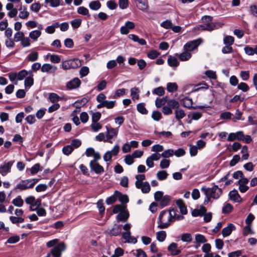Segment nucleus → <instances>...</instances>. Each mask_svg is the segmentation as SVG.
Returning a JSON list of instances; mask_svg holds the SVG:
<instances>
[{"label":"nucleus","instance_id":"1","mask_svg":"<svg viewBox=\"0 0 257 257\" xmlns=\"http://www.w3.org/2000/svg\"><path fill=\"white\" fill-rule=\"evenodd\" d=\"M80 66V60L78 59H73L64 61L62 62L61 66L64 70L75 69Z\"/></svg>","mask_w":257,"mask_h":257},{"label":"nucleus","instance_id":"55","mask_svg":"<svg viewBox=\"0 0 257 257\" xmlns=\"http://www.w3.org/2000/svg\"><path fill=\"white\" fill-rule=\"evenodd\" d=\"M95 140L99 142H107V138L106 133H100L95 137Z\"/></svg>","mask_w":257,"mask_h":257},{"label":"nucleus","instance_id":"6","mask_svg":"<svg viewBox=\"0 0 257 257\" xmlns=\"http://www.w3.org/2000/svg\"><path fill=\"white\" fill-rule=\"evenodd\" d=\"M115 194H117V199L121 203L122 208H124L125 207L127 208L126 204L129 202L128 195L126 194H123L117 190H115Z\"/></svg>","mask_w":257,"mask_h":257},{"label":"nucleus","instance_id":"51","mask_svg":"<svg viewBox=\"0 0 257 257\" xmlns=\"http://www.w3.org/2000/svg\"><path fill=\"white\" fill-rule=\"evenodd\" d=\"M161 157L164 158H169L174 155V151L172 149H168L164 151L161 154Z\"/></svg>","mask_w":257,"mask_h":257},{"label":"nucleus","instance_id":"5","mask_svg":"<svg viewBox=\"0 0 257 257\" xmlns=\"http://www.w3.org/2000/svg\"><path fill=\"white\" fill-rule=\"evenodd\" d=\"M129 217L130 212L125 207L124 208H122V211L117 214L115 218L117 221L125 223L127 221Z\"/></svg>","mask_w":257,"mask_h":257},{"label":"nucleus","instance_id":"39","mask_svg":"<svg viewBox=\"0 0 257 257\" xmlns=\"http://www.w3.org/2000/svg\"><path fill=\"white\" fill-rule=\"evenodd\" d=\"M141 191L144 194H147L150 192L151 190V186L148 181L143 182V185L141 188Z\"/></svg>","mask_w":257,"mask_h":257},{"label":"nucleus","instance_id":"13","mask_svg":"<svg viewBox=\"0 0 257 257\" xmlns=\"http://www.w3.org/2000/svg\"><path fill=\"white\" fill-rule=\"evenodd\" d=\"M57 69V68L56 66H53L49 63L44 64L41 67V71L42 72L54 73Z\"/></svg>","mask_w":257,"mask_h":257},{"label":"nucleus","instance_id":"7","mask_svg":"<svg viewBox=\"0 0 257 257\" xmlns=\"http://www.w3.org/2000/svg\"><path fill=\"white\" fill-rule=\"evenodd\" d=\"M130 230L123 231L121 233L122 237L125 239V242L127 243H133L134 244L137 243V237L132 236Z\"/></svg>","mask_w":257,"mask_h":257},{"label":"nucleus","instance_id":"4","mask_svg":"<svg viewBox=\"0 0 257 257\" xmlns=\"http://www.w3.org/2000/svg\"><path fill=\"white\" fill-rule=\"evenodd\" d=\"M105 128L106 129L107 142L112 144L117 136L118 128L108 127V126H106Z\"/></svg>","mask_w":257,"mask_h":257},{"label":"nucleus","instance_id":"40","mask_svg":"<svg viewBox=\"0 0 257 257\" xmlns=\"http://www.w3.org/2000/svg\"><path fill=\"white\" fill-rule=\"evenodd\" d=\"M41 35V32L40 30H34L30 33L29 37L34 41H36Z\"/></svg>","mask_w":257,"mask_h":257},{"label":"nucleus","instance_id":"27","mask_svg":"<svg viewBox=\"0 0 257 257\" xmlns=\"http://www.w3.org/2000/svg\"><path fill=\"white\" fill-rule=\"evenodd\" d=\"M35 202V197L34 196H29L25 199V202L26 204L30 205V210L35 211L36 208H33V203Z\"/></svg>","mask_w":257,"mask_h":257},{"label":"nucleus","instance_id":"61","mask_svg":"<svg viewBox=\"0 0 257 257\" xmlns=\"http://www.w3.org/2000/svg\"><path fill=\"white\" fill-rule=\"evenodd\" d=\"M137 110L139 112L142 114H146L147 110L145 107V105L143 103H140L137 104Z\"/></svg>","mask_w":257,"mask_h":257},{"label":"nucleus","instance_id":"34","mask_svg":"<svg viewBox=\"0 0 257 257\" xmlns=\"http://www.w3.org/2000/svg\"><path fill=\"white\" fill-rule=\"evenodd\" d=\"M46 57L47 58H50L51 62L54 63H58L61 61L60 56L57 55L48 53Z\"/></svg>","mask_w":257,"mask_h":257},{"label":"nucleus","instance_id":"57","mask_svg":"<svg viewBox=\"0 0 257 257\" xmlns=\"http://www.w3.org/2000/svg\"><path fill=\"white\" fill-rule=\"evenodd\" d=\"M119 184L124 188L128 186V178L127 176H123L121 178Z\"/></svg>","mask_w":257,"mask_h":257},{"label":"nucleus","instance_id":"22","mask_svg":"<svg viewBox=\"0 0 257 257\" xmlns=\"http://www.w3.org/2000/svg\"><path fill=\"white\" fill-rule=\"evenodd\" d=\"M168 175L166 170H160L157 172L156 177L159 181H163L167 178Z\"/></svg>","mask_w":257,"mask_h":257},{"label":"nucleus","instance_id":"53","mask_svg":"<svg viewBox=\"0 0 257 257\" xmlns=\"http://www.w3.org/2000/svg\"><path fill=\"white\" fill-rule=\"evenodd\" d=\"M178 245L177 243L173 242H171L167 247V250L170 252L171 255L173 253V251L177 249Z\"/></svg>","mask_w":257,"mask_h":257},{"label":"nucleus","instance_id":"42","mask_svg":"<svg viewBox=\"0 0 257 257\" xmlns=\"http://www.w3.org/2000/svg\"><path fill=\"white\" fill-rule=\"evenodd\" d=\"M175 112V117L178 120H181L185 116L184 111L182 109H177Z\"/></svg>","mask_w":257,"mask_h":257},{"label":"nucleus","instance_id":"16","mask_svg":"<svg viewBox=\"0 0 257 257\" xmlns=\"http://www.w3.org/2000/svg\"><path fill=\"white\" fill-rule=\"evenodd\" d=\"M143 154V152L140 150H136L131 155H127L125 156L124 161H133L135 158L141 157Z\"/></svg>","mask_w":257,"mask_h":257},{"label":"nucleus","instance_id":"31","mask_svg":"<svg viewBox=\"0 0 257 257\" xmlns=\"http://www.w3.org/2000/svg\"><path fill=\"white\" fill-rule=\"evenodd\" d=\"M216 25L217 24L210 23L204 25H200V27L201 28L202 30L211 31L215 29Z\"/></svg>","mask_w":257,"mask_h":257},{"label":"nucleus","instance_id":"47","mask_svg":"<svg viewBox=\"0 0 257 257\" xmlns=\"http://www.w3.org/2000/svg\"><path fill=\"white\" fill-rule=\"evenodd\" d=\"M234 42V38L231 36H225L223 39V43L226 45L231 46Z\"/></svg>","mask_w":257,"mask_h":257},{"label":"nucleus","instance_id":"8","mask_svg":"<svg viewBox=\"0 0 257 257\" xmlns=\"http://www.w3.org/2000/svg\"><path fill=\"white\" fill-rule=\"evenodd\" d=\"M89 166L91 172H93L96 174H101L104 172V168L101 166L98 162H90Z\"/></svg>","mask_w":257,"mask_h":257},{"label":"nucleus","instance_id":"23","mask_svg":"<svg viewBox=\"0 0 257 257\" xmlns=\"http://www.w3.org/2000/svg\"><path fill=\"white\" fill-rule=\"evenodd\" d=\"M80 111V108H79L76 106V109L73 111L71 114V115L73 116L72 120L76 125H78L80 123L79 117L77 116L78 112H79Z\"/></svg>","mask_w":257,"mask_h":257},{"label":"nucleus","instance_id":"58","mask_svg":"<svg viewBox=\"0 0 257 257\" xmlns=\"http://www.w3.org/2000/svg\"><path fill=\"white\" fill-rule=\"evenodd\" d=\"M215 247L218 249H221L224 246V242L222 239L216 238L215 240Z\"/></svg>","mask_w":257,"mask_h":257},{"label":"nucleus","instance_id":"14","mask_svg":"<svg viewBox=\"0 0 257 257\" xmlns=\"http://www.w3.org/2000/svg\"><path fill=\"white\" fill-rule=\"evenodd\" d=\"M12 165V162H8L3 165H1L0 166V173L4 176L6 175L8 173L10 172Z\"/></svg>","mask_w":257,"mask_h":257},{"label":"nucleus","instance_id":"63","mask_svg":"<svg viewBox=\"0 0 257 257\" xmlns=\"http://www.w3.org/2000/svg\"><path fill=\"white\" fill-rule=\"evenodd\" d=\"M249 13L254 17H257V6L251 5L249 7Z\"/></svg>","mask_w":257,"mask_h":257},{"label":"nucleus","instance_id":"10","mask_svg":"<svg viewBox=\"0 0 257 257\" xmlns=\"http://www.w3.org/2000/svg\"><path fill=\"white\" fill-rule=\"evenodd\" d=\"M236 229L235 225L232 223H228L226 226L222 230V235L223 237H226L231 234L232 232Z\"/></svg>","mask_w":257,"mask_h":257},{"label":"nucleus","instance_id":"20","mask_svg":"<svg viewBox=\"0 0 257 257\" xmlns=\"http://www.w3.org/2000/svg\"><path fill=\"white\" fill-rule=\"evenodd\" d=\"M167 62L168 65L172 67H177L179 64L177 59L173 56L170 55L168 57Z\"/></svg>","mask_w":257,"mask_h":257},{"label":"nucleus","instance_id":"30","mask_svg":"<svg viewBox=\"0 0 257 257\" xmlns=\"http://www.w3.org/2000/svg\"><path fill=\"white\" fill-rule=\"evenodd\" d=\"M195 240L194 242H197L199 243H205L207 242V239L205 236L200 233H197L195 234Z\"/></svg>","mask_w":257,"mask_h":257},{"label":"nucleus","instance_id":"64","mask_svg":"<svg viewBox=\"0 0 257 257\" xmlns=\"http://www.w3.org/2000/svg\"><path fill=\"white\" fill-rule=\"evenodd\" d=\"M242 253V250H237L228 253V257H239Z\"/></svg>","mask_w":257,"mask_h":257},{"label":"nucleus","instance_id":"62","mask_svg":"<svg viewBox=\"0 0 257 257\" xmlns=\"http://www.w3.org/2000/svg\"><path fill=\"white\" fill-rule=\"evenodd\" d=\"M49 98L50 100L53 103H56L59 100V96L55 93H50Z\"/></svg>","mask_w":257,"mask_h":257},{"label":"nucleus","instance_id":"2","mask_svg":"<svg viewBox=\"0 0 257 257\" xmlns=\"http://www.w3.org/2000/svg\"><path fill=\"white\" fill-rule=\"evenodd\" d=\"M66 248V245L64 242H60L55 245L51 250L52 257H61L62 252Z\"/></svg>","mask_w":257,"mask_h":257},{"label":"nucleus","instance_id":"59","mask_svg":"<svg viewBox=\"0 0 257 257\" xmlns=\"http://www.w3.org/2000/svg\"><path fill=\"white\" fill-rule=\"evenodd\" d=\"M152 92L153 94L158 95L159 96H162L164 94L165 91L164 88L160 86L154 89Z\"/></svg>","mask_w":257,"mask_h":257},{"label":"nucleus","instance_id":"17","mask_svg":"<svg viewBox=\"0 0 257 257\" xmlns=\"http://www.w3.org/2000/svg\"><path fill=\"white\" fill-rule=\"evenodd\" d=\"M86 155L87 156H92L93 157V161H97L99 160L101 158L100 154L97 152H95L93 148H90L86 150L85 152Z\"/></svg>","mask_w":257,"mask_h":257},{"label":"nucleus","instance_id":"41","mask_svg":"<svg viewBox=\"0 0 257 257\" xmlns=\"http://www.w3.org/2000/svg\"><path fill=\"white\" fill-rule=\"evenodd\" d=\"M139 4V9L142 11H146L148 7L147 0H138Z\"/></svg>","mask_w":257,"mask_h":257},{"label":"nucleus","instance_id":"54","mask_svg":"<svg viewBox=\"0 0 257 257\" xmlns=\"http://www.w3.org/2000/svg\"><path fill=\"white\" fill-rule=\"evenodd\" d=\"M20 239V238L19 235H14V236L9 237L6 243H11V244L15 243H17L18 241H19Z\"/></svg>","mask_w":257,"mask_h":257},{"label":"nucleus","instance_id":"11","mask_svg":"<svg viewBox=\"0 0 257 257\" xmlns=\"http://www.w3.org/2000/svg\"><path fill=\"white\" fill-rule=\"evenodd\" d=\"M32 184H30L29 180H22L20 183L18 184L16 186L15 190H19L20 191L26 190L29 188H32Z\"/></svg>","mask_w":257,"mask_h":257},{"label":"nucleus","instance_id":"18","mask_svg":"<svg viewBox=\"0 0 257 257\" xmlns=\"http://www.w3.org/2000/svg\"><path fill=\"white\" fill-rule=\"evenodd\" d=\"M80 81L78 78H75L69 81L67 84V87L69 89H75L79 87Z\"/></svg>","mask_w":257,"mask_h":257},{"label":"nucleus","instance_id":"56","mask_svg":"<svg viewBox=\"0 0 257 257\" xmlns=\"http://www.w3.org/2000/svg\"><path fill=\"white\" fill-rule=\"evenodd\" d=\"M25 37L24 34L22 32H18L14 35V40L15 42L21 41Z\"/></svg>","mask_w":257,"mask_h":257},{"label":"nucleus","instance_id":"46","mask_svg":"<svg viewBox=\"0 0 257 257\" xmlns=\"http://www.w3.org/2000/svg\"><path fill=\"white\" fill-rule=\"evenodd\" d=\"M213 186L212 187H209V196L211 198H213V197H216L215 195L216 191L218 188V185H215L214 183H212Z\"/></svg>","mask_w":257,"mask_h":257},{"label":"nucleus","instance_id":"36","mask_svg":"<svg viewBox=\"0 0 257 257\" xmlns=\"http://www.w3.org/2000/svg\"><path fill=\"white\" fill-rule=\"evenodd\" d=\"M251 225L246 224L244 227H243L242 229V235L243 236H246L248 235V233L251 234H254V231L251 229Z\"/></svg>","mask_w":257,"mask_h":257},{"label":"nucleus","instance_id":"45","mask_svg":"<svg viewBox=\"0 0 257 257\" xmlns=\"http://www.w3.org/2000/svg\"><path fill=\"white\" fill-rule=\"evenodd\" d=\"M38 59V53L37 52H33L30 53L27 56V59L31 61L34 62Z\"/></svg>","mask_w":257,"mask_h":257},{"label":"nucleus","instance_id":"12","mask_svg":"<svg viewBox=\"0 0 257 257\" xmlns=\"http://www.w3.org/2000/svg\"><path fill=\"white\" fill-rule=\"evenodd\" d=\"M176 204L180 209V212L182 214L186 215L188 213V210L187 207L184 204V201L182 199H178L176 201Z\"/></svg>","mask_w":257,"mask_h":257},{"label":"nucleus","instance_id":"26","mask_svg":"<svg viewBox=\"0 0 257 257\" xmlns=\"http://www.w3.org/2000/svg\"><path fill=\"white\" fill-rule=\"evenodd\" d=\"M140 90L137 87H134L131 89V95L132 98L134 100H138L139 99Z\"/></svg>","mask_w":257,"mask_h":257},{"label":"nucleus","instance_id":"24","mask_svg":"<svg viewBox=\"0 0 257 257\" xmlns=\"http://www.w3.org/2000/svg\"><path fill=\"white\" fill-rule=\"evenodd\" d=\"M167 234L165 230H160L156 232V238L160 242H163L166 238Z\"/></svg>","mask_w":257,"mask_h":257},{"label":"nucleus","instance_id":"43","mask_svg":"<svg viewBox=\"0 0 257 257\" xmlns=\"http://www.w3.org/2000/svg\"><path fill=\"white\" fill-rule=\"evenodd\" d=\"M178 89V86L176 83H168L167 84V89L169 92H173Z\"/></svg>","mask_w":257,"mask_h":257},{"label":"nucleus","instance_id":"52","mask_svg":"<svg viewBox=\"0 0 257 257\" xmlns=\"http://www.w3.org/2000/svg\"><path fill=\"white\" fill-rule=\"evenodd\" d=\"M164 192L162 191H157L154 193V199L156 202H159L161 198H162L164 195H163Z\"/></svg>","mask_w":257,"mask_h":257},{"label":"nucleus","instance_id":"15","mask_svg":"<svg viewBox=\"0 0 257 257\" xmlns=\"http://www.w3.org/2000/svg\"><path fill=\"white\" fill-rule=\"evenodd\" d=\"M172 200V197L169 195H165L159 201L160 208L163 209L169 205Z\"/></svg>","mask_w":257,"mask_h":257},{"label":"nucleus","instance_id":"9","mask_svg":"<svg viewBox=\"0 0 257 257\" xmlns=\"http://www.w3.org/2000/svg\"><path fill=\"white\" fill-rule=\"evenodd\" d=\"M119 151V146L118 145H115L111 151H107L104 155V161H110L112 156L117 155Z\"/></svg>","mask_w":257,"mask_h":257},{"label":"nucleus","instance_id":"25","mask_svg":"<svg viewBox=\"0 0 257 257\" xmlns=\"http://www.w3.org/2000/svg\"><path fill=\"white\" fill-rule=\"evenodd\" d=\"M191 56V54L189 51L186 50H184V52L179 55V58L182 61L188 60Z\"/></svg>","mask_w":257,"mask_h":257},{"label":"nucleus","instance_id":"33","mask_svg":"<svg viewBox=\"0 0 257 257\" xmlns=\"http://www.w3.org/2000/svg\"><path fill=\"white\" fill-rule=\"evenodd\" d=\"M20 11L19 17L21 19H26L29 15V13L27 11V9L25 7L22 8L21 6L19 9Z\"/></svg>","mask_w":257,"mask_h":257},{"label":"nucleus","instance_id":"44","mask_svg":"<svg viewBox=\"0 0 257 257\" xmlns=\"http://www.w3.org/2000/svg\"><path fill=\"white\" fill-rule=\"evenodd\" d=\"M10 220L13 224L22 223L24 221V218L19 216H11L10 217Z\"/></svg>","mask_w":257,"mask_h":257},{"label":"nucleus","instance_id":"28","mask_svg":"<svg viewBox=\"0 0 257 257\" xmlns=\"http://www.w3.org/2000/svg\"><path fill=\"white\" fill-rule=\"evenodd\" d=\"M181 240L184 242H190L192 240V235L190 233H183L181 234Z\"/></svg>","mask_w":257,"mask_h":257},{"label":"nucleus","instance_id":"48","mask_svg":"<svg viewBox=\"0 0 257 257\" xmlns=\"http://www.w3.org/2000/svg\"><path fill=\"white\" fill-rule=\"evenodd\" d=\"M238 191L236 189L234 188L228 193V199L233 201L234 200V198L238 195Z\"/></svg>","mask_w":257,"mask_h":257},{"label":"nucleus","instance_id":"38","mask_svg":"<svg viewBox=\"0 0 257 257\" xmlns=\"http://www.w3.org/2000/svg\"><path fill=\"white\" fill-rule=\"evenodd\" d=\"M89 7L91 10L97 11L100 8L101 4L98 1H94L89 3Z\"/></svg>","mask_w":257,"mask_h":257},{"label":"nucleus","instance_id":"60","mask_svg":"<svg viewBox=\"0 0 257 257\" xmlns=\"http://www.w3.org/2000/svg\"><path fill=\"white\" fill-rule=\"evenodd\" d=\"M191 196L193 200H196L198 199L200 196V192L198 189H193L191 193Z\"/></svg>","mask_w":257,"mask_h":257},{"label":"nucleus","instance_id":"21","mask_svg":"<svg viewBox=\"0 0 257 257\" xmlns=\"http://www.w3.org/2000/svg\"><path fill=\"white\" fill-rule=\"evenodd\" d=\"M103 204V200L102 199H99L96 202V206L98 209L99 213L102 216L104 215L105 209Z\"/></svg>","mask_w":257,"mask_h":257},{"label":"nucleus","instance_id":"29","mask_svg":"<svg viewBox=\"0 0 257 257\" xmlns=\"http://www.w3.org/2000/svg\"><path fill=\"white\" fill-rule=\"evenodd\" d=\"M117 194H115V191L112 195L107 197L105 200L106 204L108 205L115 203L117 199Z\"/></svg>","mask_w":257,"mask_h":257},{"label":"nucleus","instance_id":"19","mask_svg":"<svg viewBox=\"0 0 257 257\" xmlns=\"http://www.w3.org/2000/svg\"><path fill=\"white\" fill-rule=\"evenodd\" d=\"M233 210V205L229 203H224L222 207V213L228 214L232 212Z\"/></svg>","mask_w":257,"mask_h":257},{"label":"nucleus","instance_id":"50","mask_svg":"<svg viewBox=\"0 0 257 257\" xmlns=\"http://www.w3.org/2000/svg\"><path fill=\"white\" fill-rule=\"evenodd\" d=\"M167 102V105H168L171 109L178 108L179 106V102L175 99L169 100Z\"/></svg>","mask_w":257,"mask_h":257},{"label":"nucleus","instance_id":"37","mask_svg":"<svg viewBox=\"0 0 257 257\" xmlns=\"http://www.w3.org/2000/svg\"><path fill=\"white\" fill-rule=\"evenodd\" d=\"M12 203L17 207H22L24 204V201L21 196H18L12 200Z\"/></svg>","mask_w":257,"mask_h":257},{"label":"nucleus","instance_id":"35","mask_svg":"<svg viewBox=\"0 0 257 257\" xmlns=\"http://www.w3.org/2000/svg\"><path fill=\"white\" fill-rule=\"evenodd\" d=\"M136 251H137L136 253L134 252V250H132L131 253H132L136 257H148L146 252L142 248L137 249Z\"/></svg>","mask_w":257,"mask_h":257},{"label":"nucleus","instance_id":"32","mask_svg":"<svg viewBox=\"0 0 257 257\" xmlns=\"http://www.w3.org/2000/svg\"><path fill=\"white\" fill-rule=\"evenodd\" d=\"M168 98L167 96L163 98H157L155 101V104L157 107H161L167 102Z\"/></svg>","mask_w":257,"mask_h":257},{"label":"nucleus","instance_id":"3","mask_svg":"<svg viewBox=\"0 0 257 257\" xmlns=\"http://www.w3.org/2000/svg\"><path fill=\"white\" fill-rule=\"evenodd\" d=\"M202 42V40L200 38L189 41L186 43L183 46V50L188 51L189 52L196 49Z\"/></svg>","mask_w":257,"mask_h":257},{"label":"nucleus","instance_id":"49","mask_svg":"<svg viewBox=\"0 0 257 257\" xmlns=\"http://www.w3.org/2000/svg\"><path fill=\"white\" fill-rule=\"evenodd\" d=\"M16 74L17 76V80H22L28 75V71L23 69L18 73H16Z\"/></svg>","mask_w":257,"mask_h":257}]
</instances>
